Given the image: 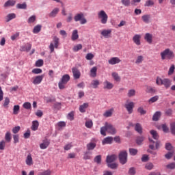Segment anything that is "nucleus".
Instances as JSON below:
<instances>
[{
    "instance_id": "nucleus-1",
    "label": "nucleus",
    "mask_w": 175,
    "mask_h": 175,
    "mask_svg": "<svg viewBox=\"0 0 175 175\" xmlns=\"http://www.w3.org/2000/svg\"><path fill=\"white\" fill-rule=\"evenodd\" d=\"M161 59H173L174 58V53L169 49H165L160 53Z\"/></svg>"
},
{
    "instance_id": "nucleus-2",
    "label": "nucleus",
    "mask_w": 175,
    "mask_h": 175,
    "mask_svg": "<svg viewBox=\"0 0 175 175\" xmlns=\"http://www.w3.org/2000/svg\"><path fill=\"white\" fill-rule=\"evenodd\" d=\"M97 17L100 21L101 24H107L109 16L104 10H100L97 14Z\"/></svg>"
},
{
    "instance_id": "nucleus-3",
    "label": "nucleus",
    "mask_w": 175,
    "mask_h": 175,
    "mask_svg": "<svg viewBox=\"0 0 175 175\" xmlns=\"http://www.w3.org/2000/svg\"><path fill=\"white\" fill-rule=\"evenodd\" d=\"M58 46H59V38L55 36L52 42H51L49 45V50L51 53H54V47L55 49H58Z\"/></svg>"
},
{
    "instance_id": "nucleus-4",
    "label": "nucleus",
    "mask_w": 175,
    "mask_h": 175,
    "mask_svg": "<svg viewBox=\"0 0 175 175\" xmlns=\"http://www.w3.org/2000/svg\"><path fill=\"white\" fill-rule=\"evenodd\" d=\"M75 21L77 23V21H80V24L84 25L87 24V19L84 18V14L79 13L77 14L74 17Z\"/></svg>"
},
{
    "instance_id": "nucleus-5",
    "label": "nucleus",
    "mask_w": 175,
    "mask_h": 175,
    "mask_svg": "<svg viewBox=\"0 0 175 175\" xmlns=\"http://www.w3.org/2000/svg\"><path fill=\"white\" fill-rule=\"evenodd\" d=\"M128 158V154L126 153V151H122L119 154V159L120 163L122 165H125L126 163V159Z\"/></svg>"
},
{
    "instance_id": "nucleus-6",
    "label": "nucleus",
    "mask_w": 175,
    "mask_h": 175,
    "mask_svg": "<svg viewBox=\"0 0 175 175\" xmlns=\"http://www.w3.org/2000/svg\"><path fill=\"white\" fill-rule=\"evenodd\" d=\"M44 78V75L36 76V77L33 78V84H34V85H38L40 84V83L43 81Z\"/></svg>"
},
{
    "instance_id": "nucleus-7",
    "label": "nucleus",
    "mask_w": 175,
    "mask_h": 175,
    "mask_svg": "<svg viewBox=\"0 0 175 175\" xmlns=\"http://www.w3.org/2000/svg\"><path fill=\"white\" fill-rule=\"evenodd\" d=\"M127 111L129 114H131L132 111H133V107H135V103L133 102H126L124 105Z\"/></svg>"
},
{
    "instance_id": "nucleus-8",
    "label": "nucleus",
    "mask_w": 175,
    "mask_h": 175,
    "mask_svg": "<svg viewBox=\"0 0 175 175\" xmlns=\"http://www.w3.org/2000/svg\"><path fill=\"white\" fill-rule=\"evenodd\" d=\"M72 72L74 79H75V80L80 79V77L81 76V73L80 72V70H79V69H77V68H72Z\"/></svg>"
},
{
    "instance_id": "nucleus-9",
    "label": "nucleus",
    "mask_w": 175,
    "mask_h": 175,
    "mask_svg": "<svg viewBox=\"0 0 175 175\" xmlns=\"http://www.w3.org/2000/svg\"><path fill=\"white\" fill-rule=\"evenodd\" d=\"M109 129H110V124L107 122H105V126L100 128V134L103 136H106V131H109Z\"/></svg>"
},
{
    "instance_id": "nucleus-10",
    "label": "nucleus",
    "mask_w": 175,
    "mask_h": 175,
    "mask_svg": "<svg viewBox=\"0 0 175 175\" xmlns=\"http://www.w3.org/2000/svg\"><path fill=\"white\" fill-rule=\"evenodd\" d=\"M49 146H50V140L44 139L43 140V142L40 144V148L41 150H46Z\"/></svg>"
},
{
    "instance_id": "nucleus-11",
    "label": "nucleus",
    "mask_w": 175,
    "mask_h": 175,
    "mask_svg": "<svg viewBox=\"0 0 175 175\" xmlns=\"http://www.w3.org/2000/svg\"><path fill=\"white\" fill-rule=\"evenodd\" d=\"M142 38V36L139 34H136L133 37V40L137 46H140L141 42H140V39Z\"/></svg>"
},
{
    "instance_id": "nucleus-12",
    "label": "nucleus",
    "mask_w": 175,
    "mask_h": 175,
    "mask_svg": "<svg viewBox=\"0 0 175 175\" xmlns=\"http://www.w3.org/2000/svg\"><path fill=\"white\" fill-rule=\"evenodd\" d=\"M26 165L28 166H32L33 165V161L32 160V155L29 154L25 160Z\"/></svg>"
},
{
    "instance_id": "nucleus-13",
    "label": "nucleus",
    "mask_w": 175,
    "mask_h": 175,
    "mask_svg": "<svg viewBox=\"0 0 175 175\" xmlns=\"http://www.w3.org/2000/svg\"><path fill=\"white\" fill-rule=\"evenodd\" d=\"M121 62V59L117 57H111L110 59V64L111 65H116L117 64H120Z\"/></svg>"
},
{
    "instance_id": "nucleus-14",
    "label": "nucleus",
    "mask_w": 175,
    "mask_h": 175,
    "mask_svg": "<svg viewBox=\"0 0 175 175\" xmlns=\"http://www.w3.org/2000/svg\"><path fill=\"white\" fill-rule=\"evenodd\" d=\"M89 106L88 103H85L83 105L79 106V111L80 113H85V110H87Z\"/></svg>"
},
{
    "instance_id": "nucleus-15",
    "label": "nucleus",
    "mask_w": 175,
    "mask_h": 175,
    "mask_svg": "<svg viewBox=\"0 0 175 175\" xmlns=\"http://www.w3.org/2000/svg\"><path fill=\"white\" fill-rule=\"evenodd\" d=\"M71 39L73 42H75V40H77V39H79V31H77V29H75L72 31V36H71Z\"/></svg>"
},
{
    "instance_id": "nucleus-16",
    "label": "nucleus",
    "mask_w": 175,
    "mask_h": 175,
    "mask_svg": "<svg viewBox=\"0 0 175 175\" xmlns=\"http://www.w3.org/2000/svg\"><path fill=\"white\" fill-rule=\"evenodd\" d=\"M144 39L148 43H152V34H150V33H146L145 34Z\"/></svg>"
},
{
    "instance_id": "nucleus-17",
    "label": "nucleus",
    "mask_w": 175,
    "mask_h": 175,
    "mask_svg": "<svg viewBox=\"0 0 175 175\" xmlns=\"http://www.w3.org/2000/svg\"><path fill=\"white\" fill-rule=\"evenodd\" d=\"M163 85H164L165 88H169V87L172 85V81H170L169 79H163Z\"/></svg>"
},
{
    "instance_id": "nucleus-18",
    "label": "nucleus",
    "mask_w": 175,
    "mask_h": 175,
    "mask_svg": "<svg viewBox=\"0 0 175 175\" xmlns=\"http://www.w3.org/2000/svg\"><path fill=\"white\" fill-rule=\"evenodd\" d=\"M16 5V0H8L4 4V8H9V6H14Z\"/></svg>"
},
{
    "instance_id": "nucleus-19",
    "label": "nucleus",
    "mask_w": 175,
    "mask_h": 175,
    "mask_svg": "<svg viewBox=\"0 0 175 175\" xmlns=\"http://www.w3.org/2000/svg\"><path fill=\"white\" fill-rule=\"evenodd\" d=\"M38 128H39V122L38 120H33L32 122L31 130L34 131H38Z\"/></svg>"
},
{
    "instance_id": "nucleus-20",
    "label": "nucleus",
    "mask_w": 175,
    "mask_h": 175,
    "mask_svg": "<svg viewBox=\"0 0 175 175\" xmlns=\"http://www.w3.org/2000/svg\"><path fill=\"white\" fill-rule=\"evenodd\" d=\"M59 12V8H55L49 14V17H55V16H57V14H58Z\"/></svg>"
},
{
    "instance_id": "nucleus-21",
    "label": "nucleus",
    "mask_w": 175,
    "mask_h": 175,
    "mask_svg": "<svg viewBox=\"0 0 175 175\" xmlns=\"http://www.w3.org/2000/svg\"><path fill=\"white\" fill-rule=\"evenodd\" d=\"M70 80V77L69 75H64L62 77L60 81H62L63 83H65L66 84H68V81Z\"/></svg>"
},
{
    "instance_id": "nucleus-22",
    "label": "nucleus",
    "mask_w": 175,
    "mask_h": 175,
    "mask_svg": "<svg viewBox=\"0 0 175 175\" xmlns=\"http://www.w3.org/2000/svg\"><path fill=\"white\" fill-rule=\"evenodd\" d=\"M135 129L138 133H143V128L142 127V125H140V124L137 123L135 124Z\"/></svg>"
},
{
    "instance_id": "nucleus-23",
    "label": "nucleus",
    "mask_w": 175,
    "mask_h": 175,
    "mask_svg": "<svg viewBox=\"0 0 175 175\" xmlns=\"http://www.w3.org/2000/svg\"><path fill=\"white\" fill-rule=\"evenodd\" d=\"M94 162H95L98 165H100V163H102V156L101 155L96 156L94 159Z\"/></svg>"
},
{
    "instance_id": "nucleus-24",
    "label": "nucleus",
    "mask_w": 175,
    "mask_h": 175,
    "mask_svg": "<svg viewBox=\"0 0 175 175\" xmlns=\"http://www.w3.org/2000/svg\"><path fill=\"white\" fill-rule=\"evenodd\" d=\"M99 84H100V82L98 79L93 80L91 82V85L92 88H96L99 85Z\"/></svg>"
},
{
    "instance_id": "nucleus-25",
    "label": "nucleus",
    "mask_w": 175,
    "mask_h": 175,
    "mask_svg": "<svg viewBox=\"0 0 175 175\" xmlns=\"http://www.w3.org/2000/svg\"><path fill=\"white\" fill-rule=\"evenodd\" d=\"M98 70V68L94 66L90 70V76L91 77H96V72Z\"/></svg>"
},
{
    "instance_id": "nucleus-26",
    "label": "nucleus",
    "mask_w": 175,
    "mask_h": 175,
    "mask_svg": "<svg viewBox=\"0 0 175 175\" xmlns=\"http://www.w3.org/2000/svg\"><path fill=\"white\" fill-rule=\"evenodd\" d=\"M111 76L113 79L115 80V81H121V77H120V75H118V73L112 72Z\"/></svg>"
},
{
    "instance_id": "nucleus-27",
    "label": "nucleus",
    "mask_w": 175,
    "mask_h": 175,
    "mask_svg": "<svg viewBox=\"0 0 175 175\" xmlns=\"http://www.w3.org/2000/svg\"><path fill=\"white\" fill-rule=\"evenodd\" d=\"M40 31H42V25H37L33 29V33H39Z\"/></svg>"
},
{
    "instance_id": "nucleus-28",
    "label": "nucleus",
    "mask_w": 175,
    "mask_h": 175,
    "mask_svg": "<svg viewBox=\"0 0 175 175\" xmlns=\"http://www.w3.org/2000/svg\"><path fill=\"white\" fill-rule=\"evenodd\" d=\"M150 135H152V136L153 139H154V140H158V139H159L158 133H157V131H155V130L150 131Z\"/></svg>"
},
{
    "instance_id": "nucleus-29",
    "label": "nucleus",
    "mask_w": 175,
    "mask_h": 175,
    "mask_svg": "<svg viewBox=\"0 0 175 175\" xmlns=\"http://www.w3.org/2000/svg\"><path fill=\"white\" fill-rule=\"evenodd\" d=\"M161 111H157L152 117L153 121H158L159 120V118L161 117Z\"/></svg>"
},
{
    "instance_id": "nucleus-30",
    "label": "nucleus",
    "mask_w": 175,
    "mask_h": 175,
    "mask_svg": "<svg viewBox=\"0 0 175 175\" xmlns=\"http://www.w3.org/2000/svg\"><path fill=\"white\" fill-rule=\"evenodd\" d=\"M143 61H144V57H143V55H138L136 58L135 64H142Z\"/></svg>"
},
{
    "instance_id": "nucleus-31",
    "label": "nucleus",
    "mask_w": 175,
    "mask_h": 175,
    "mask_svg": "<svg viewBox=\"0 0 175 175\" xmlns=\"http://www.w3.org/2000/svg\"><path fill=\"white\" fill-rule=\"evenodd\" d=\"M95 147H96V144L95 143H89L87 144V149L90 151L91 150H94V148H95Z\"/></svg>"
},
{
    "instance_id": "nucleus-32",
    "label": "nucleus",
    "mask_w": 175,
    "mask_h": 175,
    "mask_svg": "<svg viewBox=\"0 0 175 175\" xmlns=\"http://www.w3.org/2000/svg\"><path fill=\"white\" fill-rule=\"evenodd\" d=\"M101 35L104 36V38H109V36L110 35V30H106L104 29L101 31Z\"/></svg>"
},
{
    "instance_id": "nucleus-33",
    "label": "nucleus",
    "mask_w": 175,
    "mask_h": 175,
    "mask_svg": "<svg viewBox=\"0 0 175 175\" xmlns=\"http://www.w3.org/2000/svg\"><path fill=\"white\" fill-rule=\"evenodd\" d=\"M67 118L70 121H73V120H75V111H72L71 112L68 113L67 115Z\"/></svg>"
},
{
    "instance_id": "nucleus-34",
    "label": "nucleus",
    "mask_w": 175,
    "mask_h": 175,
    "mask_svg": "<svg viewBox=\"0 0 175 175\" xmlns=\"http://www.w3.org/2000/svg\"><path fill=\"white\" fill-rule=\"evenodd\" d=\"M35 21H36V16L33 15L28 18L27 23L28 24H33Z\"/></svg>"
},
{
    "instance_id": "nucleus-35",
    "label": "nucleus",
    "mask_w": 175,
    "mask_h": 175,
    "mask_svg": "<svg viewBox=\"0 0 175 175\" xmlns=\"http://www.w3.org/2000/svg\"><path fill=\"white\" fill-rule=\"evenodd\" d=\"M5 142H8V143H10L12 140V135L10 132H7L5 133Z\"/></svg>"
},
{
    "instance_id": "nucleus-36",
    "label": "nucleus",
    "mask_w": 175,
    "mask_h": 175,
    "mask_svg": "<svg viewBox=\"0 0 175 175\" xmlns=\"http://www.w3.org/2000/svg\"><path fill=\"white\" fill-rule=\"evenodd\" d=\"M18 111H20V105H14L13 108V114L16 116L18 114Z\"/></svg>"
},
{
    "instance_id": "nucleus-37",
    "label": "nucleus",
    "mask_w": 175,
    "mask_h": 175,
    "mask_svg": "<svg viewBox=\"0 0 175 175\" xmlns=\"http://www.w3.org/2000/svg\"><path fill=\"white\" fill-rule=\"evenodd\" d=\"M13 18H16V14L14 13L9 14L7 16V22L8 23V21L13 20Z\"/></svg>"
},
{
    "instance_id": "nucleus-38",
    "label": "nucleus",
    "mask_w": 175,
    "mask_h": 175,
    "mask_svg": "<svg viewBox=\"0 0 175 175\" xmlns=\"http://www.w3.org/2000/svg\"><path fill=\"white\" fill-rule=\"evenodd\" d=\"M143 22L146 23V24H148L150 22V16L149 15H144L142 17Z\"/></svg>"
},
{
    "instance_id": "nucleus-39",
    "label": "nucleus",
    "mask_w": 175,
    "mask_h": 175,
    "mask_svg": "<svg viewBox=\"0 0 175 175\" xmlns=\"http://www.w3.org/2000/svg\"><path fill=\"white\" fill-rule=\"evenodd\" d=\"M16 8L17 9H27V3H18Z\"/></svg>"
},
{
    "instance_id": "nucleus-40",
    "label": "nucleus",
    "mask_w": 175,
    "mask_h": 175,
    "mask_svg": "<svg viewBox=\"0 0 175 175\" xmlns=\"http://www.w3.org/2000/svg\"><path fill=\"white\" fill-rule=\"evenodd\" d=\"M42 70L40 68H33L31 71V73L33 75H40L42 73Z\"/></svg>"
},
{
    "instance_id": "nucleus-41",
    "label": "nucleus",
    "mask_w": 175,
    "mask_h": 175,
    "mask_svg": "<svg viewBox=\"0 0 175 175\" xmlns=\"http://www.w3.org/2000/svg\"><path fill=\"white\" fill-rule=\"evenodd\" d=\"M174 69H175L174 64H172L168 71L169 76H172V75L174 73Z\"/></svg>"
},
{
    "instance_id": "nucleus-42",
    "label": "nucleus",
    "mask_w": 175,
    "mask_h": 175,
    "mask_svg": "<svg viewBox=\"0 0 175 175\" xmlns=\"http://www.w3.org/2000/svg\"><path fill=\"white\" fill-rule=\"evenodd\" d=\"M43 59H40L36 62V66H37L38 68H40L41 66H43Z\"/></svg>"
},
{
    "instance_id": "nucleus-43",
    "label": "nucleus",
    "mask_w": 175,
    "mask_h": 175,
    "mask_svg": "<svg viewBox=\"0 0 175 175\" xmlns=\"http://www.w3.org/2000/svg\"><path fill=\"white\" fill-rule=\"evenodd\" d=\"M159 99V96H154L152 97L149 100V103H154V102H157Z\"/></svg>"
},
{
    "instance_id": "nucleus-44",
    "label": "nucleus",
    "mask_w": 175,
    "mask_h": 175,
    "mask_svg": "<svg viewBox=\"0 0 175 175\" xmlns=\"http://www.w3.org/2000/svg\"><path fill=\"white\" fill-rule=\"evenodd\" d=\"M83 49V45L81 44H77L73 47V51L77 52L79 50H81Z\"/></svg>"
},
{
    "instance_id": "nucleus-45",
    "label": "nucleus",
    "mask_w": 175,
    "mask_h": 175,
    "mask_svg": "<svg viewBox=\"0 0 175 175\" xmlns=\"http://www.w3.org/2000/svg\"><path fill=\"white\" fill-rule=\"evenodd\" d=\"M145 167L147 170H152V169H154V164H152V163H148Z\"/></svg>"
},
{
    "instance_id": "nucleus-46",
    "label": "nucleus",
    "mask_w": 175,
    "mask_h": 175,
    "mask_svg": "<svg viewBox=\"0 0 175 175\" xmlns=\"http://www.w3.org/2000/svg\"><path fill=\"white\" fill-rule=\"evenodd\" d=\"M135 94H136V91L135 90H129L127 95L129 98H131L132 96H135Z\"/></svg>"
},
{
    "instance_id": "nucleus-47",
    "label": "nucleus",
    "mask_w": 175,
    "mask_h": 175,
    "mask_svg": "<svg viewBox=\"0 0 175 175\" xmlns=\"http://www.w3.org/2000/svg\"><path fill=\"white\" fill-rule=\"evenodd\" d=\"M24 109H26L27 110H29L32 107L31 103L29 102H26L23 104Z\"/></svg>"
},
{
    "instance_id": "nucleus-48",
    "label": "nucleus",
    "mask_w": 175,
    "mask_h": 175,
    "mask_svg": "<svg viewBox=\"0 0 175 175\" xmlns=\"http://www.w3.org/2000/svg\"><path fill=\"white\" fill-rule=\"evenodd\" d=\"M58 85H59V90H65L66 88L65 85H66V83H65V82L60 81L58 83Z\"/></svg>"
},
{
    "instance_id": "nucleus-49",
    "label": "nucleus",
    "mask_w": 175,
    "mask_h": 175,
    "mask_svg": "<svg viewBox=\"0 0 175 175\" xmlns=\"http://www.w3.org/2000/svg\"><path fill=\"white\" fill-rule=\"evenodd\" d=\"M163 79H161V77H157L156 79V84L157 85H163Z\"/></svg>"
},
{
    "instance_id": "nucleus-50",
    "label": "nucleus",
    "mask_w": 175,
    "mask_h": 175,
    "mask_svg": "<svg viewBox=\"0 0 175 175\" xmlns=\"http://www.w3.org/2000/svg\"><path fill=\"white\" fill-rule=\"evenodd\" d=\"M38 175H51V170H47L44 172L38 173Z\"/></svg>"
},
{
    "instance_id": "nucleus-51",
    "label": "nucleus",
    "mask_w": 175,
    "mask_h": 175,
    "mask_svg": "<svg viewBox=\"0 0 175 175\" xmlns=\"http://www.w3.org/2000/svg\"><path fill=\"white\" fill-rule=\"evenodd\" d=\"M165 149L167 150L168 151L173 152V146H172V144L167 143L165 144Z\"/></svg>"
},
{
    "instance_id": "nucleus-52",
    "label": "nucleus",
    "mask_w": 175,
    "mask_h": 175,
    "mask_svg": "<svg viewBox=\"0 0 175 175\" xmlns=\"http://www.w3.org/2000/svg\"><path fill=\"white\" fill-rule=\"evenodd\" d=\"M102 144L103 146H105V144H110V137H107L105 138L103 140Z\"/></svg>"
},
{
    "instance_id": "nucleus-53",
    "label": "nucleus",
    "mask_w": 175,
    "mask_h": 175,
    "mask_svg": "<svg viewBox=\"0 0 175 175\" xmlns=\"http://www.w3.org/2000/svg\"><path fill=\"white\" fill-rule=\"evenodd\" d=\"M170 129L171 133H172V135H175V122H172L170 124Z\"/></svg>"
},
{
    "instance_id": "nucleus-54",
    "label": "nucleus",
    "mask_w": 175,
    "mask_h": 175,
    "mask_svg": "<svg viewBox=\"0 0 175 175\" xmlns=\"http://www.w3.org/2000/svg\"><path fill=\"white\" fill-rule=\"evenodd\" d=\"M18 36H20V32H16L14 34H13L12 36H11V40H16V39H17L18 38Z\"/></svg>"
},
{
    "instance_id": "nucleus-55",
    "label": "nucleus",
    "mask_w": 175,
    "mask_h": 175,
    "mask_svg": "<svg viewBox=\"0 0 175 175\" xmlns=\"http://www.w3.org/2000/svg\"><path fill=\"white\" fill-rule=\"evenodd\" d=\"M121 2L124 6H129L131 5V0H122Z\"/></svg>"
},
{
    "instance_id": "nucleus-56",
    "label": "nucleus",
    "mask_w": 175,
    "mask_h": 175,
    "mask_svg": "<svg viewBox=\"0 0 175 175\" xmlns=\"http://www.w3.org/2000/svg\"><path fill=\"white\" fill-rule=\"evenodd\" d=\"M155 89L150 87V86H147L146 88V92H150V94H153L154 92H155Z\"/></svg>"
},
{
    "instance_id": "nucleus-57",
    "label": "nucleus",
    "mask_w": 175,
    "mask_h": 175,
    "mask_svg": "<svg viewBox=\"0 0 175 175\" xmlns=\"http://www.w3.org/2000/svg\"><path fill=\"white\" fill-rule=\"evenodd\" d=\"M149 142L150 143L149 145V148H150V150H155V147L154 146V141H152L151 138H149Z\"/></svg>"
},
{
    "instance_id": "nucleus-58",
    "label": "nucleus",
    "mask_w": 175,
    "mask_h": 175,
    "mask_svg": "<svg viewBox=\"0 0 175 175\" xmlns=\"http://www.w3.org/2000/svg\"><path fill=\"white\" fill-rule=\"evenodd\" d=\"M9 103H10V100L9 99V98L6 97L4 100L3 106L5 107H8V106L9 105Z\"/></svg>"
},
{
    "instance_id": "nucleus-59",
    "label": "nucleus",
    "mask_w": 175,
    "mask_h": 175,
    "mask_svg": "<svg viewBox=\"0 0 175 175\" xmlns=\"http://www.w3.org/2000/svg\"><path fill=\"white\" fill-rule=\"evenodd\" d=\"M166 167L167 169H171V170L175 169V163H171L170 164H167L166 165Z\"/></svg>"
},
{
    "instance_id": "nucleus-60",
    "label": "nucleus",
    "mask_w": 175,
    "mask_h": 175,
    "mask_svg": "<svg viewBox=\"0 0 175 175\" xmlns=\"http://www.w3.org/2000/svg\"><path fill=\"white\" fill-rule=\"evenodd\" d=\"M161 128H162L163 132H165V133H167V132H169V128L167 127V126L166 124H162Z\"/></svg>"
},
{
    "instance_id": "nucleus-61",
    "label": "nucleus",
    "mask_w": 175,
    "mask_h": 175,
    "mask_svg": "<svg viewBox=\"0 0 175 175\" xmlns=\"http://www.w3.org/2000/svg\"><path fill=\"white\" fill-rule=\"evenodd\" d=\"M20 126H15L12 129L13 133H18L20 132Z\"/></svg>"
},
{
    "instance_id": "nucleus-62",
    "label": "nucleus",
    "mask_w": 175,
    "mask_h": 175,
    "mask_svg": "<svg viewBox=\"0 0 175 175\" xmlns=\"http://www.w3.org/2000/svg\"><path fill=\"white\" fill-rule=\"evenodd\" d=\"M129 152H130L131 155H136V154H137V150L133 149V148H130Z\"/></svg>"
},
{
    "instance_id": "nucleus-63",
    "label": "nucleus",
    "mask_w": 175,
    "mask_h": 175,
    "mask_svg": "<svg viewBox=\"0 0 175 175\" xmlns=\"http://www.w3.org/2000/svg\"><path fill=\"white\" fill-rule=\"evenodd\" d=\"M85 58H86V59H88V61H91V59H92V58H94V55H92V53H88L86 55Z\"/></svg>"
},
{
    "instance_id": "nucleus-64",
    "label": "nucleus",
    "mask_w": 175,
    "mask_h": 175,
    "mask_svg": "<svg viewBox=\"0 0 175 175\" xmlns=\"http://www.w3.org/2000/svg\"><path fill=\"white\" fill-rule=\"evenodd\" d=\"M174 152H170L165 154L166 159H170L173 157Z\"/></svg>"
}]
</instances>
